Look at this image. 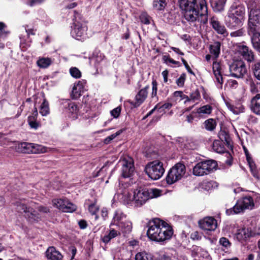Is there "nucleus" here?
<instances>
[{"mask_svg":"<svg viewBox=\"0 0 260 260\" xmlns=\"http://www.w3.org/2000/svg\"><path fill=\"white\" fill-rule=\"evenodd\" d=\"M121 108L120 106L116 107L111 111V114L113 117L117 118L120 113Z\"/></svg>","mask_w":260,"mask_h":260,"instance_id":"obj_55","label":"nucleus"},{"mask_svg":"<svg viewBox=\"0 0 260 260\" xmlns=\"http://www.w3.org/2000/svg\"><path fill=\"white\" fill-rule=\"evenodd\" d=\"M217 165L216 161L212 159L200 161L193 168V174L196 176L208 175L216 169Z\"/></svg>","mask_w":260,"mask_h":260,"instance_id":"obj_6","label":"nucleus"},{"mask_svg":"<svg viewBox=\"0 0 260 260\" xmlns=\"http://www.w3.org/2000/svg\"><path fill=\"white\" fill-rule=\"evenodd\" d=\"M28 124L29 126L34 129H37L39 127V124L36 121H30V122H28Z\"/></svg>","mask_w":260,"mask_h":260,"instance_id":"obj_61","label":"nucleus"},{"mask_svg":"<svg viewBox=\"0 0 260 260\" xmlns=\"http://www.w3.org/2000/svg\"><path fill=\"white\" fill-rule=\"evenodd\" d=\"M117 226L121 231L122 233L125 235L129 234L132 230V223L128 220H124L123 222H120Z\"/></svg>","mask_w":260,"mask_h":260,"instance_id":"obj_27","label":"nucleus"},{"mask_svg":"<svg viewBox=\"0 0 260 260\" xmlns=\"http://www.w3.org/2000/svg\"><path fill=\"white\" fill-rule=\"evenodd\" d=\"M145 155L150 159H156L158 157V153L156 150L152 149H149L145 152Z\"/></svg>","mask_w":260,"mask_h":260,"instance_id":"obj_42","label":"nucleus"},{"mask_svg":"<svg viewBox=\"0 0 260 260\" xmlns=\"http://www.w3.org/2000/svg\"><path fill=\"white\" fill-rule=\"evenodd\" d=\"M228 84L229 86L232 88H236L238 85L237 81L235 80H231L229 81Z\"/></svg>","mask_w":260,"mask_h":260,"instance_id":"obj_58","label":"nucleus"},{"mask_svg":"<svg viewBox=\"0 0 260 260\" xmlns=\"http://www.w3.org/2000/svg\"><path fill=\"white\" fill-rule=\"evenodd\" d=\"M172 106V104L169 103H165L161 107H159V109H162L163 110L170 109Z\"/></svg>","mask_w":260,"mask_h":260,"instance_id":"obj_63","label":"nucleus"},{"mask_svg":"<svg viewBox=\"0 0 260 260\" xmlns=\"http://www.w3.org/2000/svg\"><path fill=\"white\" fill-rule=\"evenodd\" d=\"M184 17L187 21H199L205 24L208 21V9L205 0H178Z\"/></svg>","mask_w":260,"mask_h":260,"instance_id":"obj_1","label":"nucleus"},{"mask_svg":"<svg viewBox=\"0 0 260 260\" xmlns=\"http://www.w3.org/2000/svg\"><path fill=\"white\" fill-rule=\"evenodd\" d=\"M167 5L166 0H154L153 3V8L158 11L164 9Z\"/></svg>","mask_w":260,"mask_h":260,"instance_id":"obj_35","label":"nucleus"},{"mask_svg":"<svg viewBox=\"0 0 260 260\" xmlns=\"http://www.w3.org/2000/svg\"><path fill=\"white\" fill-rule=\"evenodd\" d=\"M121 166V176L124 178L131 177L135 170L134 160L132 157H126L119 161Z\"/></svg>","mask_w":260,"mask_h":260,"instance_id":"obj_11","label":"nucleus"},{"mask_svg":"<svg viewBox=\"0 0 260 260\" xmlns=\"http://www.w3.org/2000/svg\"><path fill=\"white\" fill-rule=\"evenodd\" d=\"M245 30L243 28L239 29L236 31L231 32L230 36L232 37H240L244 35Z\"/></svg>","mask_w":260,"mask_h":260,"instance_id":"obj_49","label":"nucleus"},{"mask_svg":"<svg viewBox=\"0 0 260 260\" xmlns=\"http://www.w3.org/2000/svg\"><path fill=\"white\" fill-rule=\"evenodd\" d=\"M149 86H147L139 91L135 98V101L130 102V104L134 107L140 106L146 99L148 95Z\"/></svg>","mask_w":260,"mask_h":260,"instance_id":"obj_15","label":"nucleus"},{"mask_svg":"<svg viewBox=\"0 0 260 260\" xmlns=\"http://www.w3.org/2000/svg\"><path fill=\"white\" fill-rule=\"evenodd\" d=\"M40 113L43 116H46L49 113V103L45 99H44L41 105Z\"/></svg>","mask_w":260,"mask_h":260,"instance_id":"obj_33","label":"nucleus"},{"mask_svg":"<svg viewBox=\"0 0 260 260\" xmlns=\"http://www.w3.org/2000/svg\"><path fill=\"white\" fill-rule=\"evenodd\" d=\"M51 64V61L49 58H42L37 61V64L42 68H46Z\"/></svg>","mask_w":260,"mask_h":260,"instance_id":"obj_43","label":"nucleus"},{"mask_svg":"<svg viewBox=\"0 0 260 260\" xmlns=\"http://www.w3.org/2000/svg\"><path fill=\"white\" fill-rule=\"evenodd\" d=\"M205 129L208 131H213L216 127V122L212 118L208 119L204 122Z\"/></svg>","mask_w":260,"mask_h":260,"instance_id":"obj_31","label":"nucleus"},{"mask_svg":"<svg viewBox=\"0 0 260 260\" xmlns=\"http://www.w3.org/2000/svg\"><path fill=\"white\" fill-rule=\"evenodd\" d=\"M210 23L212 28L217 33L222 35L224 37L228 35V32L225 27L218 20L217 17H212L210 20Z\"/></svg>","mask_w":260,"mask_h":260,"instance_id":"obj_17","label":"nucleus"},{"mask_svg":"<svg viewBox=\"0 0 260 260\" xmlns=\"http://www.w3.org/2000/svg\"><path fill=\"white\" fill-rule=\"evenodd\" d=\"M63 212H73L76 210V206L73 203L66 200V203L63 207Z\"/></svg>","mask_w":260,"mask_h":260,"instance_id":"obj_38","label":"nucleus"},{"mask_svg":"<svg viewBox=\"0 0 260 260\" xmlns=\"http://www.w3.org/2000/svg\"><path fill=\"white\" fill-rule=\"evenodd\" d=\"M17 210L18 211H23L25 213L27 212L28 210V208H27L25 205L17 203Z\"/></svg>","mask_w":260,"mask_h":260,"instance_id":"obj_56","label":"nucleus"},{"mask_svg":"<svg viewBox=\"0 0 260 260\" xmlns=\"http://www.w3.org/2000/svg\"><path fill=\"white\" fill-rule=\"evenodd\" d=\"M252 70L255 78L260 80V61L255 62L252 66Z\"/></svg>","mask_w":260,"mask_h":260,"instance_id":"obj_39","label":"nucleus"},{"mask_svg":"<svg viewBox=\"0 0 260 260\" xmlns=\"http://www.w3.org/2000/svg\"><path fill=\"white\" fill-rule=\"evenodd\" d=\"M220 140L228 145L230 144V138L229 133L224 129H221L218 133Z\"/></svg>","mask_w":260,"mask_h":260,"instance_id":"obj_30","label":"nucleus"},{"mask_svg":"<svg viewBox=\"0 0 260 260\" xmlns=\"http://www.w3.org/2000/svg\"><path fill=\"white\" fill-rule=\"evenodd\" d=\"M247 160L248 161L249 167L250 168V171H251L253 176L254 177L258 178V172L256 170L255 164L253 161V160H252V159L250 156L247 155Z\"/></svg>","mask_w":260,"mask_h":260,"instance_id":"obj_34","label":"nucleus"},{"mask_svg":"<svg viewBox=\"0 0 260 260\" xmlns=\"http://www.w3.org/2000/svg\"><path fill=\"white\" fill-rule=\"evenodd\" d=\"M45 253L49 260H62L63 258L61 253L53 246L48 247Z\"/></svg>","mask_w":260,"mask_h":260,"instance_id":"obj_18","label":"nucleus"},{"mask_svg":"<svg viewBox=\"0 0 260 260\" xmlns=\"http://www.w3.org/2000/svg\"><path fill=\"white\" fill-rule=\"evenodd\" d=\"M161 195L160 190L156 188L136 189L133 191L134 206L140 207L149 199L157 198Z\"/></svg>","mask_w":260,"mask_h":260,"instance_id":"obj_4","label":"nucleus"},{"mask_svg":"<svg viewBox=\"0 0 260 260\" xmlns=\"http://www.w3.org/2000/svg\"><path fill=\"white\" fill-rule=\"evenodd\" d=\"M212 110V107L209 105H206L198 108L197 110V113L200 115H209L211 113Z\"/></svg>","mask_w":260,"mask_h":260,"instance_id":"obj_32","label":"nucleus"},{"mask_svg":"<svg viewBox=\"0 0 260 260\" xmlns=\"http://www.w3.org/2000/svg\"><path fill=\"white\" fill-rule=\"evenodd\" d=\"M212 69L216 81L222 85L223 83V78L221 73V66L220 63L214 61L213 63Z\"/></svg>","mask_w":260,"mask_h":260,"instance_id":"obj_21","label":"nucleus"},{"mask_svg":"<svg viewBox=\"0 0 260 260\" xmlns=\"http://www.w3.org/2000/svg\"><path fill=\"white\" fill-rule=\"evenodd\" d=\"M120 235V232L116 231L114 229L110 230L107 235H105L102 238V241L105 243H108L112 239L115 238L118 235Z\"/></svg>","mask_w":260,"mask_h":260,"instance_id":"obj_29","label":"nucleus"},{"mask_svg":"<svg viewBox=\"0 0 260 260\" xmlns=\"http://www.w3.org/2000/svg\"><path fill=\"white\" fill-rule=\"evenodd\" d=\"M136 260H153L152 256L150 254L145 252L138 253L135 256Z\"/></svg>","mask_w":260,"mask_h":260,"instance_id":"obj_41","label":"nucleus"},{"mask_svg":"<svg viewBox=\"0 0 260 260\" xmlns=\"http://www.w3.org/2000/svg\"><path fill=\"white\" fill-rule=\"evenodd\" d=\"M71 75L75 78L78 79L81 77V72L76 67H72L70 69Z\"/></svg>","mask_w":260,"mask_h":260,"instance_id":"obj_44","label":"nucleus"},{"mask_svg":"<svg viewBox=\"0 0 260 260\" xmlns=\"http://www.w3.org/2000/svg\"><path fill=\"white\" fill-rule=\"evenodd\" d=\"M152 92H151V97L152 98L156 97L157 95V83L156 80H153L152 82Z\"/></svg>","mask_w":260,"mask_h":260,"instance_id":"obj_53","label":"nucleus"},{"mask_svg":"<svg viewBox=\"0 0 260 260\" xmlns=\"http://www.w3.org/2000/svg\"><path fill=\"white\" fill-rule=\"evenodd\" d=\"M200 93L198 89H196L195 91L192 92L189 96L190 98V101L199 100L200 99Z\"/></svg>","mask_w":260,"mask_h":260,"instance_id":"obj_47","label":"nucleus"},{"mask_svg":"<svg viewBox=\"0 0 260 260\" xmlns=\"http://www.w3.org/2000/svg\"><path fill=\"white\" fill-rule=\"evenodd\" d=\"M186 77V74L185 73H183L181 75L180 77L176 80V83L179 87H182L184 86Z\"/></svg>","mask_w":260,"mask_h":260,"instance_id":"obj_48","label":"nucleus"},{"mask_svg":"<svg viewBox=\"0 0 260 260\" xmlns=\"http://www.w3.org/2000/svg\"><path fill=\"white\" fill-rule=\"evenodd\" d=\"M83 88V86L80 81H78L77 84H74L71 93V96L73 99H77L81 95V92Z\"/></svg>","mask_w":260,"mask_h":260,"instance_id":"obj_25","label":"nucleus"},{"mask_svg":"<svg viewBox=\"0 0 260 260\" xmlns=\"http://www.w3.org/2000/svg\"><path fill=\"white\" fill-rule=\"evenodd\" d=\"M252 198L250 197H245L241 200H239L235 205L232 208L226 210L228 215L239 214L243 212L245 209H251L254 206Z\"/></svg>","mask_w":260,"mask_h":260,"instance_id":"obj_7","label":"nucleus"},{"mask_svg":"<svg viewBox=\"0 0 260 260\" xmlns=\"http://www.w3.org/2000/svg\"><path fill=\"white\" fill-rule=\"evenodd\" d=\"M52 202L54 207H56L62 211H63V209H64L63 207L64 206V204L66 203L65 199H54L52 201Z\"/></svg>","mask_w":260,"mask_h":260,"instance_id":"obj_40","label":"nucleus"},{"mask_svg":"<svg viewBox=\"0 0 260 260\" xmlns=\"http://www.w3.org/2000/svg\"><path fill=\"white\" fill-rule=\"evenodd\" d=\"M181 60H182L183 64L184 65L185 68L187 70V71L190 74L194 75L193 72L191 70V69H190V67L188 64L187 62H186V61L183 58H181Z\"/></svg>","mask_w":260,"mask_h":260,"instance_id":"obj_57","label":"nucleus"},{"mask_svg":"<svg viewBox=\"0 0 260 260\" xmlns=\"http://www.w3.org/2000/svg\"><path fill=\"white\" fill-rule=\"evenodd\" d=\"M174 95L175 97H180L181 99H185V101L184 102L185 103H186L187 102L190 101V98L188 96L184 94L181 91H176L174 92Z\"/></svg>","mask_w":260,"mask_h":260,"instance_id":"obj_46","label":"nucleus"},{"mask_svg":"<svg viewBox=\"0 0 260 260\" xmlns=\"http://www.w3.org/2000/svg\"><path fill=\"white\" fill-rule=\"evenodd\" d=\"M200 228L206 231H214L217 227L216 220L212 217H206L198 222Z\"/></svg>","mask_w":260,"mask_h":260,"instance_id":"obj_14","label":"nucleus"},{"mask_svg":"<svg viewBox=\"0 0 260 260\" xmlns=\"http://www.w3.org/2000/svg\"><path fill=\"white\" fill-rule=\"evenodd\" d=\"M250 108L256 115H260V93H257L251 100Z\"/></svg>","mask_w":260,"mask_h":260,"instance_id":"obj_20","label":"nucleus"},{"mask_svg":"<svg viewBox=\"0 0 260 260\" xmlns=\"http://www.w3.org/2000/svg\"><path fill=\"white\" fill-rule=\"evenodd\" d=\"M250 90L252 93H256L258 92L257 85L255 84L253 81L251 79L249 81Z\"/></svg>","mask_w":260,"mask_h":260,"instance_id":"obj_54","label":"nucleus"},{"mask_svg":"<svg viewBox=\"0 0 260 260\" xmlns=\"http://www.w3.org/2000/svg\"><path fill=\"white\" fill-rule=\"evenodd\" d=\"M251 37V40L253 47L260 52V30L254 31L251 33H248Z\"/></svg>","mask_w":260,"mask_h":260,"instance_id":"obj_22","label":"nucleus"},{"mask_svg":"<svg viewBox=\"0 0 260 260\" xmlns=\"http://www.w3.org/2000/svg\"><path fill=\"white\" fill-rule=\"evenodd\" d=\"M9 32L5 29L0 32V39H4L9 34Z\"/></svg>","mask_w":260,"mask_h":260,"instance_id":"obj_64","label":"nucleus"},{"mask_svg":"<svg viewBox=\"0 0 260 260\" xmlns=\"http://www.w3.org/2000/svg\"><path fill=\"white\" fill-rule=\"evenodd\" d=\"M79 225L81 229H84L87 226V222L85 220H81L78 222Z\"/></svg>","mask_w":260,"mask_h":260,"instance_id":"obj_62","label":"nucleus"},{"mask_svg":"<svg viewBox=\"0 0 260 260\" xmlns=\"http://www.w3.org/2000/svg\"><path fill=\"white\" fill-rule=\"evenodd\" d=\"M145 172L152 180H158L165 172L163 163L158 160L149 162L145 166Z\"/></svg>","mask_w":260,"mask_h":260,"instance_id":"obj_5","label":"nucleus"},{"mask_svg":"<svg viewBox=\"0 0 260 260\" xmlns=\"http://www.w3.org/2000/svg\"><path fill=\"white\" fill-rule=\"evenodd\" d=\"M170 226L159 218H155L149 223L147 232L148 237L152 240L161 242L169 239L173 235Z\"/></svg>","mask_w":260,"mask_h":260,"instance_id":"obj_2","label":"nucleus"},{"mask_svg":"<svg viewBox=\"0 0 260 260\" xmlns=\"http://www.w3.org/2000/svg\"><path fill=\"white\" fill-rule=\"evenodd\" d=\"M245 10L243 5L238 3L233 4L225 17L226 26L232 29L242 26L244 21Z\"/></svg>","mask_w":260,"mask_h":260,"instance_id":"obj_3","label":"nucleus"},{"mask_svg":"<svg viewBox=\"0 0 260 260\" xmlns=\"http://www.w3.org/2000/svg\"><path fill=\"white\" fill-rule=\"evenodd\" d=\"M25 31L27 32V36L29 37L31 35H35L36 30L33 28H27V26L25 27Z\"/></svg>","mask_w":260,"mask_h":260,"instance_id":"obj_60","label":"nucleus"},{"mask_svg":"<svg viewBox=\"0 0 260 260\" xmlns=\"http://www.w3.org/2000/svg\"><path fill=\"white\" fill-rule=\"evenodd\" d=\"M212 148L214 151L217 153H223L224 151V147L219 140H215L213 142Z\"/></svg>","mask_w":260,"mask_h":260,"instance_id":"obj_36","label":"nucleus"},{"mask_svg":"<svg viewBox=\"0 0 260 260\" xmlns=\"http://www.w3.org/2000/svg\"><path fill=\"white\" fill-rule=\"evenodd\" d=\"M251 236V232L245 228L238 229L235 234V238L239 242H243Z\"/></svg>","mask_w":260,"mask_h":260,"instance_id":"obj_19","label":"nucleus"},{"mask_svg":"<svg viewBox=\"0 0 260 260\" xmlns=\"http://www.w3.org/2000/svg\"><path fill=\"white\" fill-rule=\"evenodd\" d=\"M99 207L95 204H91L88 207L89 212L92 215H96V213L99 211Z\"/></svg>","mask_w":260,"mask_h":260,"instance_id":"obj_51","label":"nucleus"},{"mask_svg":"<svg viewBox=\"0 0 260 260\" xmlns=\"http://www.w3.org/2000/svg\"><path fill=\"white\" fill-rule=\"evenodd\" d=\"M126 215L119 210L116 211L114 215L110 226L115 225L118 226L120 222H123L125 219Z\"/></svg>","mask_w":260,"mask_h":260,"instance_id":"obj_24","label":"nucleus"},{"mask_svg":"<svg viewBox=\"0 0 260 260\" xmlns=\"http://www.w3.org/2000/svg\"><path fill=\"white\" fill-rule=\"evenodd\" d=\"M122 132L123 129H120L116 133L108 136L104 140V143L106 144H109L112 140L115 138L117 136L120 135Z\"/></svg>","mask_w":260,"mask_h":260,"instance_id":"obj_45","label":"nucleus"},{"mask_svg":"<svg viewBox=\"0 0 260 260\" xmlns=\"http://www.w3.org/2000/svg\"><path fill=\"white\" fill-rule=\"evenodd\" d=\"M231 75L237 78H242L247 70L244 62L241 60L234 61L229 67Z\"/></svg>","mask_w":260,"mask_h":260,"instance_id":"obj_10","label":"nucleus"},{"mask_svg":"<svg viewBox=\"0 0 260 260\" xmlns=\"http://www.w3.org/2000/svg\"><path fill=\"white\" fill-rule=\"evenodd\" d=\"M87 29V27L86 25L77 21L76 17L74 22L73 28L71 34L75 39L78 40H81L86 37Z\"/></svg>","mask_w":260,"mask_h":260,"instance_id":"obj_13","label":"nucleus"},{"mask_svg":"<svg viewBox=\"0 0 260 260\" xmlns=\"http://www.w3.org/2000/svg\"><path fill=\"white\" fill-rule=\"evenodd\" d=\"M123 201L127 204H132L134 205V200L133 199V191L124 192L123 195Z\"/></svg>","mask_w":260,"mask_h":260,"instance_id":"obj_37","label":"nucleus"},{"mask_svg":"<svg viewBox=\"0 0 260 260\" xmlns=\"http://www.w3.org/2000/svg\"><path fill=\"white\" fill-rule=\"evenodd\" d=\"M186 172L185 166L181 163H177L168 172L166 181L169 184H172L180 180Z\"/></svg>","mask_w":260,"mask_h":260,"instance_id":"obj_8","label":"nucleus"},{"mask_svg":"<svg viewBox=\"0 0 260 260\" xmlns=\"http://www.w3.org/2000/svg\"><path fill=\"white\" fill-rule=\"evenodd\" d=\"M140 19L142 23L145 24H149L150 23V18L145 13L142 14L140 16Z\"/></svg>","mask_w":260,"mask_h":260,"instance_id":"obj_50","label":"nucleus"},{"mask_svg":"<svg viewBox=\"0 0 260 260\" xmlns=\"http://www.w3.org/2000/svg\"><path fill=\"white\" fill-rule=\"evenodd\" d=\"M221 43L218 41H216L209 46V51L210 54L214 60L218 57L220 52Z\"/></svg>","mask_w":260,"mask_h":260,"instance_id":"obj_23","label":"nucleus"},{"mask_svg":"<svg viewBox=\"0 0 260 260\" xmlns=\"http://www.w3.org/2000/svg\"><path fill=\"white\" fill-rule=\"evenodd\" d=\"M25 216L30 222L38 221L40 219L39 214L32 208L28 207V210L25 213Z\"/></svg>","mask_w":260,"mask_h":260,"instance_id":"obj_26","label":"nucleus"},{"mask_svg":"<svg viewBox=\"0 0 260 260\" xmlns=\"http://www.w3.org/2000/svg\"><path fill=\"white\" fill-rule=\"evenodd\" d=\"M219 243L224 247L228 248L231 246V243L229 240L225 237H222L219 240Z\"/></svg>","mask_w":260,"mask_h":260,"instance_id":"obj_52","label":"nucleus"},{"mask_svg":"<svg viewBox=\"0 0 260 260\" xmlns=\"http://www.w3.org/2000/svg\"><path fill=\"white\" fill-rule=\"evenodd\" d=\"M238 51L243 58L248 62H251L254 60V55L251 49L244 45H240L238 46Z\"/></svg>","mask_w":260,"mask_h":260,"instance_id":"obj_16","label":"nucleus"},{"mask_svg":"<svg viewBox=\"0 0 260 260\" xmlns=\"http://www.w3.org/2000/svg\"><path fill=\"white\" fill-rule=\"evenodd\" d=\"M212 7L215 12H219L224 9L226 0H212Z\"/></svg>","mask_w":260,"mask_h":260,"instance_id":"obj_28","label":"nucleus"},{"mask_svg":"<svg viewBox=\"0 0 260 260\" xmlns=\"http://www.w3.org/2000/svg\"><path fill=\"white\" fill-rule=\"evenodd\" d=\"M18 152L23 153H42L47 151V148L42 145L34 143L23 142L18 144L16 147Z\"/></svg>","mask_w":260,"mask_h":260,"instance_id":"obj_9","label":"nucleus"},{"mask_svg":"<svg viewBox=\"0 0 260 260\" xmlns=\"http://www.w3.org/2000/svg\"><path fill=\"white\" fill-rule=\"evenodd\" d=\"M260 30V11L251 10L247 27V33H252L254 31Z\"/></svg>","mask_w":260,"mask_h":260,"instance_id":"obj_12","label":"nucleus"},{"mask_svg":"<svg viewBox=\"0 0 260 260\" xmlns=\"http://www.w3.org/2000/svg\"><path fill=\"white\" fill-rule=\"evenodd\" d=\"M38 210L40 212L45 213H48L50 211V210L48 207H44L43 206L38 207Z\"/></svg>","mask_w":260,"mask_h":260,"instance_id":"obj_59","label":"nucleus"}]
</instances>
